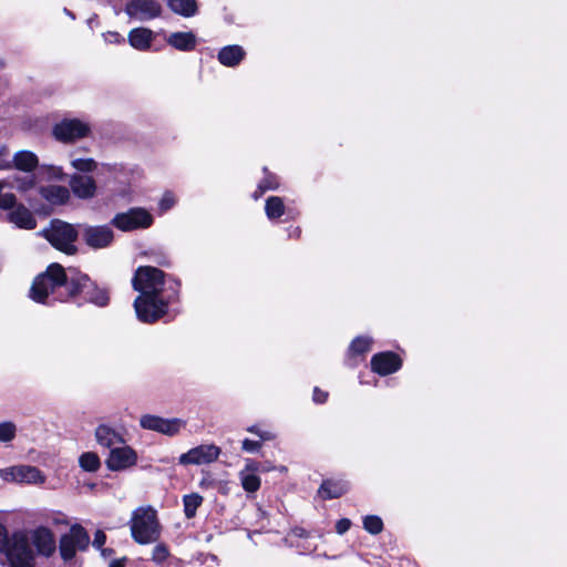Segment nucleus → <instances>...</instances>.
<instances>
[{"instance_id":"1","label":"nucleus","mask_w":567,"mask_h":567,"mask_svg":"<svg viewBox=\"0 0 567 567\" xmlns=\"http://www.w3.org/2000/svg\"><path fill=\"white\" fill-rule=\"evenodd\" d=\"M132 286L140 295L134 300L136 317L153 323L168 312L169 306L179 301L181 281L152 266H140L132 278Z\"/></svg>"},{"instance_id":"2","label":"nucleus","mask_w":567,"mask_h":567,"mask_svg":"<svg viewBox=\"0 0 567 567\" xmlns=\"http://www.w3.org/2000/svg\"><path fill=\"white\" fill-rule=\"evenodd\" d=\"M50 556L55 549L52 533L44 527L34 530H18L10 537L7 528L0 524V553H4L10 567H34V551Z\"/></svg>"},{"instance_id":"3","label":"nucleus","mask_w":567,"mask_h":567,"mask_svg":"<svg viewBox=\"0 0 567 567\" xmlns=\"http://www.w3.org/2000/svg\"><path fill=\"white\" fill-rule=\"evenodd\" d=\"M71 277L65 274L60 264H51L45 272L33 280L30 288V298L39 303L65 302L72 299Z\"/></svg>"},{"instance_id":"4","label":"nucleus","mask_w":567,"mask_h":567,"mask_svg":"<svg viewBox=\"0 0 567 567\" xmlns=\"http://www.w3.org/2000/svg\"><path fill=\"white\" fill-rule=\"evenodd\" d=\"M130 528L132 538L141 545L152 544L161 537L157 512L152 506H141L133 511Z\"/></svg>"},{"instance_id":"5","label":"nucleus","mask_w":567,"mask_h":567,"mask_svg":"<svg viewBox=\"0 0 567 567\" xmlns=\"http://www.w3.org/2000/svg\"><path fill=\"white\" fill-rule=\"evenodd\" d=\"M43 234L54 248L68 255H73L76 251L74 243L79 233L73 225L56 219L48 229L43 230Z\"/></svg>"},{"instance_id":"6","label":"nucleus","mask_w":567,"mask_h":567,"mask_svg":"<svg viewBox=\"0 0 567 567\" xmlns=\"http://www.w3.org/2000/svg\"><path fill=\"white\" fill-rule=\"evenodd\" d=\"M70 285L72 298L82 296L85 301L97 307H105L110 301L107 290L105 288L97 287L84 274H78L74 277H71Z\"/></svg>"},{"instance_id":"7","label":"nucleus","mask_w":567,"mask_h":567,"mask_svg":"<svg viewBox=\"0 0 567 567\" xmlns=\"http://www.w3.org/2000/svg\"><path fill=\"white\" fill-rule=\"evenodd\" d=\"M153 223V215L143 207H132L111 219V226L124 233L150 228Z\"/></svg>"},{"instance_id":"8","label":"nucleus","mask_w":567,"mask_h":567,"mask_svg":"<svg viewBox=\"0 0 567 567\" xmlns=\"http://www.w3.org/2000/svg\"><path fill=\"white\" fill-rule=\"evenodd\" d=\"M53 136L62 143H73L91 133L89 122L75 117H65L53 126Z\"/></svg>"},{"instance_id":"9","label":"nucleus","mask_w":567,"mask_h":567,"mask_svg":"<svg viewBox=\"0 0 567 567\" xmlns=\"http://www.w3.org/2000/svg\"><path fill=\"white\" fill-rule=\"evenodd\" d=\"M124 12L131 19L144 22L159 18L163 7L157 0H127Z\"/></svg>"},{"instance_id":"10","label":"nucleus","mask_w":567,"mask_h":567,"mask_svg":"<svg viewBox=\"0 0 567 567\" xmlns=\"http://www.w3.org/2000/svg\"><path fill=\"white\" fill-rule=\"evenodd\" d=\"M220 455V449L214 444H203L183 453L178 462L182 465H203L216 461Z\"/></svg>"},{"instance_id":"11","label":"nucleus","mask_w":567,"mask_h":567,"mask_svg":"<svg viewBox=\"0 0 567 567\" xmlns=\"http://www.w3.org/2000/svg\"><path fill=\"white\" fill-rule=\"evenodd\" d=\"M140 424L143 429L173 436L185 426V421L177 417L163 419L161 416L146 414L141 417Z\"/></svg>"},{"instance_id":"12","label":"nucleus","mask_w":567,"mask_h":567,"mask_svg":"<svg viewBox=\"0 0 567 567\" xmlns=\"http://www.w3.org/2000/svg\"><path fill=\"white\" fill-rule=\"evenodd\" d=\"M82 237L85 244L93 249L109 247L114 240V231L110 225L84 226Z\"/></svg>"},{"instance_id":"13","label":"nucleus","mask_w":567,"mask_h":567,"mask_svg":"<svg viewBox=\"0 0 567 567\" xmlns=\"http://www.w3.org/2000/svg\"><path fill=\"white\" fill-rule=\"evenodd\" d=\"M136 462V452L131 446L122 444L110 451L106 466L109 470L117 472L134 466Z\"/></svg>"},{"instance_id":"14","label":"nucleus","mask_w":567,"mask_h":567,"mask_svg":"<svg viewBox=\"0 0 567 567\" xmlns=\"http://www.w3.org/2000/svg\"><path fill=\"white\" fill-rule=\"evenodd\" d=\"M401 365L400 357L390 351L377 353L371 359L372 371L382 377L396 372Z\"/></svg>"},{"instance_id":"15","label":"nucleus","mask_w":567,"mask_h":567,"mask_svg":"<svg viewBox=\"0 0 567 567\" xmlns=\"http://www.w3.org/2000/svg\"><path fill=\"white\" fill-rule=\"evenodd\" d=\"M246 50L239 44H229L219 49L218 62L226 68H237L246 58Z\"/></svg>"},{"instance_id":"16","label":"nucleus","mask_w":567,"mask_h":567,"mask_svg":"<svg viewBox=\"0 0 567 567\" xmlns=\"http://www.w3.org/2000/svg\"><path fill=\"white\" fill-rule=\"evenodd\" d=\"M70 187L79 198H92L96 192V184L91 176L72 175L70 178Z\"/></svg>"},{"instance_id":"17","label":"nucleus","mask_w":567,"mask_h":567,"mask_svg":"<svg viewBox=\"0 0 567 567\" xmlns=\"http://www.w3.org/2000/svg\"><path fill=\"white\" fill-rule=\"evenodd\" d=\"M155 39V33L144 27L132 29L127 34V41L132 48L138 51H147L151 49Z\"/></svg>"},{"instance_id":"18","label":"nucleus","mask_w":567,"mask_h":567,"mask_svg":"<svg viewBox=\"0 0 567 567\" xmlns=\"http://www.w3.org/2000/svg\"><path fill=\"white\" fill-rule=\"evenodd\" d=\"M95 439L101 446L110 451L125 443L122 434L106 424H101L96 427Z\"/></svg>"},{"instance_id":"19","label":"nucleus","mask_w":567,"mask_h":567,"mask_svg":"<svg viewBox=\"0 0 567 567\" xmlns=\"http://www.w3.org/2000/svg\"><path fill=\"white\" fill-rule=\"evenodd\" d=\"M167 44L183 52L193 51L197 44V38L192 31H177L166 38Z\"/></svg>"},{"instance_id":"20","label":"nucleus","mask_w":567,"mask_h":567,"mask_svg":"<svg viewBox=\"0 0 567 567\" xmlns=\"http://www.w3.org/2000/svg\"><path fill=\"white\" fill-rule=\"evenodd\" d=\"M9 213V220L23 229H33L37 226V220L32 213L23 205H14Z\"/></svg>"},{"instance_id":"21","label":"nucleus","mask_w":567,"mask_h":567,"mask_svg":"<svg viewBox=\"0 0 567 567\" xmlns=\"http://www.w3.org/2000/svg\"><path fill=\"white\" fill-rule=\"evenodd\" d=\"M12 167L24 173H34L39 167V158L31 151H19L12 157Z\"/></svg>"},{"instance_id":"22","label":"nucleus","mask_w":567,"mask_h":567,"mask_svg":"<svg viewBox=\"0 0 567 567\" xmlns=\"http://www.w3.org/2000/svg\"><path fill=\"white\" fill-rule=\"evenodd\" d=\"M349 484L343 480H326L319 487V495L323 499L338 498L347 493Z\"/></svg>"},{"instance_id":"23","label":"nucleus","mask_w":567,"mask_h":567,"mask_svg":"<svg viewBox=\"0 0 567 567\" xmlns=\"http://www.w3.org/2000/svg\"><path fill=\"white\" fill-rule=\"evenodd\" d=\"M41 196L53 205H61L70 198V192L65 186L49 185L40 188Z\"/></svg>"},{"instance_id":"24","label":"nucleus","mask_w":567,"mask_h":567,"mask_svg":"<svg viewBox=\"0 0 567 567\" xmlns=\"http://www.w3.org/2000/svg\"><path fill=\"white\" fill-rule=\"evenodd\" d=\"M45 476L32 465H19L18 484H43Z\"/></svg>"},{"instance_id":"25","label":"nucleus","mask_w":567,"mask_h":567,"mask_svg":"<svg viewBox=\"0 0 567 567\" xmlns=\"http://www.w3.org/2000/svg\"><path fill=\"white\" fill-rule=\"evenodd\" d=\"M167 7L184 18L194 17L198 11L196 0H167Z\"/></svg>"},{"instance_id":"26","label":"nucleus","mask_w":567,"mask_h":567,"mask_svg":"<svg viewBox=\"0 0 567 567\" xmlns=\"http://www.w3.org/2000/svg\"><path fill=\"white\" fill-rule=\"evenodd\" d=\"M35 175L38 177L39 183L45 181H63L65 174L61 166L55 165H39L35 171Z\"/></svg>"},{"instance_id":"27","label":"nucleus","mask_w":567,"mask_h":567,"mask_svg":"<svg viewBox=\"0 0 567 567\" xmlns=\"http://www.w3.org/2000/svg\"><path fill=\"white\" fill-rule=\"evenodd\" d=\"M28 175H14L10 182H8V186L16 188L17 190L24 193L37 186L39 183L38 177L34 173H27Z\"/></svg>"},{"instance_id":"28","label":"nucleus","mask_w":567,"mask_h":567,"mask_svg":"<svg viewBox=\"0 0 567 567\" xmlns=\"http://www.w3.org/2000/svg\"><path fill=\"white\" fill-rule=\"evenodd\" d=\"M285 212L286 207L281 197L270 196L266 199L265 213L268 219H278L285 214Z\"/></svg>"},{"instance_id":"29","label":"nucleus","mask_w":567,"mask_h":567,"mask_svg":"<svg viewBox=\"0 0 567 567\" xmlns=\"http://www.w3.org/2000/svg\"><path fill=\"white\" fill-rule=\"evenodd\" d=\"M64 536L66 538H69L71 540V543L73 542L80 550H84L89 546V543H90L89 534L80 525L72 526L70 532L68 534H65Z\"/></svg>"},{"instance_id":"30","label":"nucleus","mask_w":567,"mask_h":567,"mask_svg":"<svg viewBox=\"0 0 567 567\" xmlns=\"http://www.w3.org/2000/svg\"><path fill=\"white\" fill-rule=\"evenodd\" d=\"M372 339L370 337H357L349 346L348 354L350 358L362 355L371 350Z\"/></svg>"},{"instance_id":"31","label":"nucleus","mask_w":567,"mask_h":567,"mask_svg":"<svg viewBox=\"0 0 567 567\" xmlns=\"http://www.w3.org/2000/svg\"><path fill=\"white\" fill-rule=\"evenodd\" d=\"M184 513L187 518H193L196 515L197 508L203 503V497L199 494L193 493L183 497Z\"/></svg>"},{"instance_id":"32","label":"nucleus","mask_w":567,"mask_h":567,"mask_svg":"<svg viewBox=\"0 0 567 567\" xmlns=\"http://www.w3.org/2000/svg\"><path fill=\"white\" fill-rule=\"evenodd\" d=\"M80 466L86 472H95L100 468L101 462L96 453L86 452L79 458Z\"/></svg>"},{"instance_id":"33","label":"nucleus","mask_w":567,"mask_h":567,"mask_svg":"<svg viewBox=\"0 0 567 567\" xmlns=\"http://www.w3.org/2000/svg\"><path fill=\"white\" fill-rule=\"evenodd\" d=\"M239 480H240V483H241V486L247 492V493H255L259 489L260 487V478L257 474H245V473H239Z\"/></svg>"},{"instance_id":"34","label":"nucleus","mask_w":567,"mask_h":567,"mask_svg":"<svg viewBox=\"0 0 567 567\" xmlns=\"http://www.w3.org/2000/svg\"><path fill=\"white\" fill-rule=\"evenodd\" d=\"M17 425L13 422L4 421L0 423V443L9 444L17 436Z\"/></svg>"},{"instance_id":"35","label":"nucleus","mask_w":567,"mask_h":567,"mask_svg":"<svg viewBox=\"0 0 567 567\" xmlns=\"http://www.w3.org/2000/svg\"><path fill=\"white\" fill-rule=\"evenodd\" d=\"M70 164L75 171L81 173H91L97 168V163L91 157L72 158Z\"/></svg>"},{"instance_id":"36","label":"nucleus","mask_w":567,"mask_h":567,"mask_svg":"<svg viewBox=\"0 0 567 567\" xmlns=\"http://www.w3.org/2000/svg\"><path fill=\"white\" fill-rule=\"evenodd\" d=\"M363 528L372 535H378L383 530V522L377 515H368L363 518Z\"/></svg>"},{"instance_id":"37","label":"nucleus","mask_w":567,"mask_h":567,"mask_svg":"<svg viewBox=\"0 0 567 567\" xmlns=\"http://www.w3.org/2000/svg\"><path fill=\"white\" fill-rule=\"evenodd\" d=\"M76 550H80L78 546L63 535L60 540V554L62 558L64 560H71L75 556Z\"/></svg>"},{"instance_id":"38","label":"nucleus","mask_w":567,"mask_h":567,"mask_svg":"<svg viewBox=\"0 0 567 567\" xmlns=\"http://www.w3.org/2000/svg\"><path fill=\"white\" fill-rule=\"evenodd\" d=\"M4 186H8V183L0 182V208L10 209L17 204V198L12 193H3Z\"/></svg>"},{"instance_id":"39","label":"nucleus","mask_w":567,"mask_h":567,"mask_svg":"<svg viewBox=\"0 0 567 567\" xmlns=\"http://www.w3.org/2000/svg\"><path fill=\"white\" fill-rule=\"evenodd\" d=\"M176 204V196L172 192H165L158 202V210L161 214L172 209Z\"/></svg>"},{"instance_id":"40","label":"nucleus","mask_w":567,"mask_h":567,"mask_svg":"<svg viewBox=\"0 0 567 567\" xmlns=\"http://www.w3.org/2000/svg\"><path fill=\"white\" fill-rule=\"evenodd\" d=\"M19 465L0 468V478L8 483L18 484Z\"/></svg>"},{"instance_id":"41","label":"nucleus","mask_w":567,"mask_h":567,"mask_svg":"<svg viewBox=\"0 0 567 567\" xmlns=\"http://www.w3.org/2000/svg\"><path fill=\"white\" fill-rule=\"evenodd\" d=\"M169 556L168 548L165 544H157L152 554V560L156 564H161Z\"/></svg>"},{"instance_id":"42","label":"nucleus","mask_w":567,"mask_h":567,"mask_svg":"<svg viewBox=\"0 0 567 567\" xmlns=\"http://www.w3.org/2000/svg\"><path fill=\"white\" fill-rule=\"evenodd\" d=\"M279 186V182L275 175L267 174L265 178L259 183L258 188L260 193L270 189H277Z\"/></svg>"},{"instance_id":"43","label":"nucleus","mask_w":567,"mask_h":567,"mask_svg":"<svg viewBox=\"0 0 567 567\" xmlns=\"http://www.w3.org/2000/svg\"><path fill=\"white\" fill-rule=\"evenodd\" d=\"M247 431L251 434L257 435L261 442L272 441L276 437V435L271 431L261 430L258 425L248 426Z\"/></svg>"},{"instance_id":"44","label":"nucleus","mask_w":567,"mask_h":567,"mask_svg":"<svg viewBox=\"0 0 567 567\" xmlns=\"http://www.w3.org/2000/svg\"><path fill=\"white\" fill-rule=\"evenodd\" d=\"M102 37H103V40L105 41V43H110V44H122L125 42L124 37L121 35L116 31L104 32V33H102Z\"/></svg>"},{"instance_id":"45","label":"nucleus","mask_w":567,"mask_h":567,"mask_svg":"<svg viewBox=\"0 0 567 567\" xmlns=\"http://www.w3.org/2000/svg\"><path fill=\"white\" fill-rule=\"evenodd\" d=\"M12 167V158L10 157L9 150L7 147L0 148V169H10Z\"/></svg>"},{"instance_id":"46","label":"nucleus","mask_w":567,"mask_h":567,"mask_svg":"<svg viewBox=\"0 0 567 567\" xmlns=\"http://www.w3.org/2000/svg\"><path fill=\"white\" fill-rule=\"evenodd\" d=\"M261 446H262L261 441H254V440L245 439L241 442V449L248 453H257V452H259Z\"/></svg>"},{"instance_id":"47","label":"nucleus","mask_w":567,"mask_h":567,"mask_svg":"<svg viewBox=\"0 0 567 567\" xmlns=\"http://www.w3.org/2000/svg\"><path fill=\"white\" fill-rule=\"evenodd\" d=\"M258 472H261V463H259L255 460L248 458V460H246L244 468L239 473L257 474Z\"/></svg>"},{"instance_id":"48","label":"nucleus","mask_w":567,"mask_h":567,"mask_svg":"<svg viewBox=\"0 0 567 567\" xmlns=\"http://www.w3.org/2000/svg\"><path fill=\"white\" fill-rule=\"evenodd\" d=\"M105 542H106V536H105L104 532L101 529H97L94 534V539L92 543L93 547H95L96 549H100L104 553L103 546H104Z\"/></svg>"},{"instance_id":"49","label":"nucleus","mask_w":567,"mask_h":567,"mask_svg":"<svg viewBox=\"0 0 567 567\" xmlns=\"http://www.w3.org/2000/svg\"><path fill=\"white\" fill-rule=\"evenodd\" d=\"M350 527H351V520L348 518H341L336 524V532L339 535H343L344 533H347L349 530Z\"/></svg>"},{"instance_id":"50","label":"nucleus","mask_w":567,"mask_h":567,"mask_svg":"<svg viewBox=\"0 0 567 567\" xmlns=\"http://www.w3.org/2000/svg\"><path fill=\"white\" fill-rule=\"evenodd\" d=\"M327 399H328V392L322 391L319 388H315L313 394H312L313 402H316L318 404H322L327 401Z\"/></svg>"},{"instance_id":"51","label":"nucleus","mask_w":567,"mask_h":567,"mask_svg":"<svg viewBox=\"0 0 567 567\" xmlns=\"http://www.w3.org/2000/svg\"><path fill=\"white\" fill-rule=\"evenodd\" d=\"M291 535L296 537H307L308 533L301 527H296L291 530Z\"/></svg>"},{"instance_id":"52","label":"nucleus","mask_w":567,"mask_h":567,"mask_svg":"<svg viewBox=\"0 0 567 567\" xmlns=\"http://www.w3.org/2000/svg\"><path fill=\"white\" fill-rule=\"evenodd\" d=\"M301 234V229L299 227H292L288 229L289 237L298 238Z\"/></svg>"},{"instance_id":"53","label":"nucleus","mask_w":567,"mask_h":567,"mask_svg":"<svg viewBox=\"0 0 567 567\" xmlns=\"http://www.w3.org/2000/svg\"><path fill=\"white\" fill-rule=\"evenodd\" d=\"M272 470H276V467L274 465H271L270 463L266 462V463H261V472H270Z\"/></svg>"},{"instance_id":"54","label":"nucleus","mask_w":567,"mask_h":567,"mask_svg":"<svg viewBox=\"0 0 567 567\" xmlns=\"http://www.w3.org/2000/svg\"><path fill=\"white\" fill-rule=\"evenodd\" d=\"M109 567H124V560L123 559H116L111 561Z\"/></svg>"},{"instance_id":"55","label":"nucleus","mask_w":567,"mask_h":567,"mask_svg":"<svg viewBox=\"0 0 567 567\" xmlns=\"http://www.w3.org/2000/svg\"><path fill=\"white\" fill-rule=\"evenodd\" d=\"M115 165H111V164H102V168L107 171V172H112L115 169Z\"/></svg>"},{"instance_id":"56","label":"nucleus","mask_w":567,"mask_h":567,"mask_svg":"<svg viewBox=\"0 0 567 567\" xmlns=\"http://www.w3.org/2000/svg\"><path fill=\"white\" fill-rule=\"evenodd\" d=\"M64 11H65V13H66L69 17H71L72 19H74V18H75V17H74V14H73L72 12H70L69 10L64 9Z\"/></svg>"},{"instance_id":"57","label":"nucleus","mask_w":567,"mask_h":567,"mask_svg":"<svg viewBox=\"0 0 567 567\" xmlns=\"http://www.w3.org/2000/svg\"><path fill=\"white\" fill-rule=\"evenodd\" d=\"M162 266H168V262L167 261H162L159 262Z\"/></svg>"},{"instance_id":"58","label":"nucleus","mask_w":567,"mask_h":567,"mask_svg":"<svg viewBox=\"0 0 567 567\" xmlns=\"http://www.w3.org/2000/svg\"><path fill=\"white\" fill-rule=\"evenodd\" d=\"M279 470H280L281 472H284V471H286V467H285V466H280V467H279Z\"/></svg>"}]
</instances>
